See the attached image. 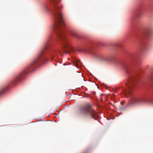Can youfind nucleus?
<instances>
[{"mask_svg":"<svg viewBox=\"0 0 153 153\" xmlns=\"http://www.w3.org/2000/svg\"><path fill=\"white\" fill-rule=\"evenodd\" d=\"M48 48V46H47L42 49L40 52L37 58L33 61L31 64L21 73L15 76L14 79V83H17L22 80L25 74L29 73L31 70V68L34 67L35 65L38 62L40 59L43 58Z\"/></svg>","mask_w":153,"mask_h":153,"instance_id":"7ed1b4c3","label":"nucleus"},{"mask_svg":"<svg viewBox=\"0 0 153 153\" xmlns=\"http://www.w3.org/2000/svg\"><path fill=\"white\" fill-rule=\"evenodd\" d=\"M80 61L79 60H77L76 61L74 62V65L77 67V68H79L78 64L79 62Z\"/></svg>","mask_w":153,"mask_h":153,"instance_id":"0eeeda50","label":"nucleus"},{"mask_svg":"<svg viewBox=\"0 0 153 153\" xmlns=\"http://www.w3.org/2000/svg\"><path fill=\"white\" fill-rule=\"evenodd\" d=\"M53 3L54 11L53 12L54 20L53 24L54 30L56 32L58 37L61 41L64 48L63 51L66 53H68L72 51V49L68 44V40L64 35L62 28L64 25L62 16L60 11V8L57 5L58 0H51Z\"/></svg>","mask_w":153,"mask_h":153,"instance_id":"f257e3e1","label":"nucleus"},{"mask_svg":"<svg viewBox=\"0 0 153 153\" xmlns=\"http://www.w3.org/2000/svg\"><path fill=\"white\" fill-rule=\"evenodd\" d=\"M6 89V88H2L0 90V95L2 94L5 92Z\"/></svg>","mask_w":153,"mask_h":153,"instance_id":"423d86ee","label":"nucleus"},{"mask_svg":"<svg viewBox=\"0 0 153 153\" xmlns=\"http://www.w3.org/2000/svg\"><path fill=\"white\" fill-rule=\"evenodd\" d=\"M115 57L113 55H111L108 57H105L103 56L100 57V59L105 61H112L114 59Z\"/></svg>","mask_w":153,"mask_h":153,"instance_id":"39448f33","label":"nucleus"},{"mask_svg":"<svg viewBox=\"0 0 153 153\" xmlns=\"http://www.w3.org/2000/svg\"><path fill=\"white\" fill-rule=\"evenodd\" d=\"M136 83L135 79L131 77L127 85V88L123 90L124 94L127 97H129L131 103L134 105H141L147 102V99L145 97H140L134 95L133 91Z\"/></svg>","mask_w":153,"mask_h":153,"instance_id":"f03ea898","label":"nucleus"},{"mask_svg":"<svg viewBox=\"0 0 153 153\" xmlns=\"http://www.w3.org/2000/svg\"><path fill=\"white\" fill-rule=\"evenodd\" d=\"M72 35L74 36H75V37H77V35L76 34H75V33H74V34H73Z\"/></svg>","mask_w":153,"mask_h":153,"instance_id":"6e6552de","label":"nucleus"},{"mask_svg":"<svg viewBox=\"0 0 153 153\" xmlns=\"http://www.w3.org/2000/svg\"><path fill=\"white\" fill-rule=\"evenodd\" d=\"M79 113L83 117H85L88 115L93 118L97 119L98 118L97 113L94 110L90 104H87L81 107L79 109Z\"/></svg>","mask_w":153,"mask_h":153,"instance_id":"20e7f679","label":"nucleus"}]
</instances>
